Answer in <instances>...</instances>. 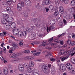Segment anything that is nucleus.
Here are the masks:
<instances>
[{"instance_id":"obj_1","label":"nucleus","mask_w":75,"mask_h":75,"mask_svg":"<svg viewBox=\"0 0 75 75\" xmlns=\"http://www.w3.org/2000/svg\"><path fill=\"white\" fill-rule=\"evenodd\" d=\"M24 2L22 1L21 2V4H19L17 5V9L18 11H21L22 10V7L24 6Z\"/></svg>"},{"instance_id":"obj_2","label":"nucleus","mask_w":75,"mask_h":75,"mask_svg":"<svg viewBox=\"0 0 75 75\" xmlns=\"http://www.w3.org/2000/svg\"><path fill=\"white\" fill-rule=\"evenodd\" d=\"M43 69H44L43 72L45 74H49L50 72V70L48 69V67L44 65L43 66Z\"/></svg>"},{"instance_id":"obj_3","label":"nucleus","mask_w":75,"mask_h":75,"mask_svg":"<svg viewBox=\"0 0 75 75\" xmlns=\"http://www.w3.org/2000/svg\"><path fill=\"white\" fill-rule=\"evenodd\" d=\"M18 35H20L21 37H23V36H25L27 35V33L25 32H23L22 31H20L18 33Z\"/></svg>"},{"instance_id":"obj_4","label":"nucleus","mask_w":75,"mask_h":75,"mask_svg":"<svg viewBox=\"0 0 75 75\" xmlns=\"http://www.w3.org/2000/svg\"><path fill=\"white\" fill-rule=\"evenodd\" d=\"M8 25L9 27H11L12 29H14V28L16 27V24L14 23H11V24H8Z\"/></svg>"},{"instance_id":"obj_5","label":"nucleus","mask_w":75,"mask_h":75,"mask_svg":"<svg viewBox=\"0 0 75 75\" xmlns=\"http://www.w3.org/2000/svg\"><path fill=\"white\" fill-rule=\"evenodd\" d=\"M66 65L67 66V67L66 66V68H67L69 70H71L72 68V64L70 63H67L66 64Z\"/></svg>"},{"instance_id":"obj_6","label":"nucleus","mask_w":75,"mask_h":75,"mask_svg":"<svg viewBox=\"0 0 75 75\" xmlns=\"http://www.w3.org/2000/svg\"><path fill=\"white\" fill-rule=\"evenodd\" d=\"M3 72L5 75H7L8 73V71L7 68H6L3 70Z\"/></svg>"},{"instance_id":"obj_7","label":"nucleus","mask_w":75,"mask_h":75,"mask_svg":"<svg viewBox=\"0 0 75 75\" xmlns=\"http://www.w3.org/2000/svg\"><path fill=\"white\" fill-rule=\"evenodd\" d=\"M25 30L27 31V32H28V33H33V29L30 28H25Z\"/></svg>"},{"instance_id":"obj_8","label":"nucleus","mask_w":75,"mask_h":75,"mask_svg":"<svg viewBox=\"0 0 75 75\" xmlns=\"http://www.w3.org/2000/svg\"><path fill=\"white\" fill-rule=\"evenodd\" d=\"M59 10L61 14H63L64 13V8L62 6L59 7Z\"/></svg>"},{"instance_id":"obj_9","label":"nucleus","mask_w":75,"mask_h":75,"mask_svg":"<svg viewBox=\"0 0 75 75\" xmlns=\"http://www.w3.org/2000/svg\"><path fill=\"white\" fill-rule=\"evenodd\" d=\"M29 66L30 67H33L34 66V63L31 61H30L29 62Z\"/></svg>"},{"instance_id":"obj_10","label":"nucleus","mask_w":75,"mask_h":75,"mask_svg":"<svg viewBox=\"0 0 75 75\" xmlns=\"http://www.w3.org/2000/svg\"><path fill=\"white\" fill-rule=\"evenodd\" d=\"M45 3L46 5H51V1L48 0H47L45 1Z\"/></svg>"},{"instance_id":"obj_11","label":"nucleus","mask_w":75,"mask_h":75,"mask_svg":"<svg viewBox=\"0 0 75 75\" xmlns=\"http://www.w3.org/2000/svg\"><path fill=\"white\" fill-rule=\"evenodd\" d=\"M54 27V26H50L49 28H48V27H47V33H49V32L48 31V30L49 31H50V30H52V29H53Z\"/></svg>"},{"instance_id":"obj_12","label":"nucleus","mask_w":75,"mask_h":75,"mask_svg":"<svg viewBox=\"0 0 75 75\" xmlns=\"http://www.w3.org/2000/svg\"><path fill=\"white\" fill-rule=\"evenodd\" d=\"M24 1L25 4L27 5H29L30 4V3H31V1L29 0H25Z\"/></svg>"},{"instance_id":"obj_13","label":"nucleus","mask_w":75,"mask_h":75,"mask_svg":"<svg viewBox=\"0 0 75 75\" xmlns=\"http://www.w3.org/2000/svg\"><path fill=\"white\" fill-rule=\"evenodd\" d=\"M21 64H20L18 66V69L21 72H22L23 70V67H21Z\"/></svg>"},{"instance_id":"obj_14","label":"nucleus","mask_w":75,"mask_h":75,"mask_svg":"<svg viewBox=\"0 0 75 75\" xmlns=\"http://www.w3.org/2000/svg\"><path fill=\"white\" fill-rule=\"evenodd\" d=\"M66 66H60V69L62 70L63 72H64V71L66 69Z\"/></svg>"},{"instance_id":"obj_15","label":"nucleus","mask_w":75,"mask_h":75,"mask_svg":"<svg viewBox=\"0 0 75 75\" xmlns=\"http://www.w3.org/2000/svg\"><path fill=\"white\" fill-rule=\"evenodd\" d=\"M68 57H69L68 56L66 57H60V58L61 59V61H64L65 60V59H67Z\"/></svg>"},{"instance_id":"obj_16","label":"nucleus","mask_w":75,"mask_h":75,"mask_svg":"<svg viewBox=\"0 0 75 75\" xmlns=\"http://www.w3.org/2000/svg\"><path fill=\"white\" fill-rule=\"evenodd\" d=\"M63 52V51H60V54H61V55H62V54H65V53H66L67 54H68L69 53V50H67L66 51L64 52Z\"/></svg>"},{"instance_id":"obj_17","label":"nucleus","mask_w":75,"mask_h":75,"mask_svg":"<svg viewBox=\"0 0 75 75\" xmlns=\"http://www.w3.org/2000/svg\"><path fill=\"white\" fill-rule=\"evenodd\" d=\"M51 72L52 74H55L56 72L55 70V69H54L53 68H52V70L51 71Z\"/></svg>"},{"instance_id":"obj_18","label":"nucleus","mask_w":75,"mask_h":75,"mask_svg":"<svg viewBox=\"0 0 75 75\" xmlns=\"http://www.w3.org/2000/svg\"><path fill=\"white\" fill-rule=\"evenodd\" d=\"M25 59L26 60H27L28 59V60H29V59L30 60H32V59H33V57H26L25 58Z\"/></svg>"},{"instance_id":"obj_19","label":"nucleus","mask_w":75,"mask_h":75,"mask_svg":"<svg viewBox=\"0 0 75 75\" xmlns=\"http://www.w3.org/2000/svg\"><path fill=\"white\" fill-rule=\"evenodd\" d=\"M6 19H5L4 20H2L1 21V23L3 24H6Z\"/></svg>"},{"instance_id":"obj_20","label":"nucleus","mask_w":75,"mask_h":75,"mask_svg":"<svg viewBox=\"0 0 75 75\" xmlns=\"http://www.w3.org/2000/svg\"><path fill=\"white\" fill-rule=\"evenodd\" d=\"M17 55H16L15 54H14L12 55L11 56V58H14V59H16L17 58Z\"/></svg>"},{"instance_id":"obj_21","label":"nucleus","mask_w":75,"mask_h":75,"mask_svg":"<svg viewBox=\"0 0 75 75\" xmlns=\"http://www.w3.org/2000/svg\"><path fill=\"white\" fill-rule=\"evenodd\" d=\"M71 4L72 6H74L75 4V1L74 0H72L71 2Z\"/></svg>"},{"instance_id":"obj_22","label":"nucleus","mask_w":75,"mask_h":75,"mask_svg":"<svg viewBox=\"0 0 75 75\" xmlns=\"http://www.w3.org/2000/svg\"><path fill=\"white\" fill-rule=\"evenodd\" d=\"M35 37V33H32L31 34V37L32 38Z\"/></svg>"},{"instance_id":"obj_23","label":"nucleus","mask_w":75,"mask_h":75,"mask_svg":"<svg viewBox=\"0 0 75 75\" xmlns=\"http://www.w3.org/2000/svg\"><path fill=\"white\" fill-rule=\"evenodd\" d=\"M6 10L8 13L11 11V8L9 7H8L6 8Z\"/></svg>"},{"instance_id":"obj_24","label":"nucleus","mask_w":75,"mask_h":75,"mask_svg":"<svg viewBox=\"0 0 75 75\" xmlns=\"http://www.w3.org/2000/svg\"><path fill=\"white\" fill-rule=\"evenodd\" d=\"M46 43V42H44V41L43 42V43L42 44L40 45L39 47H42V46H43V47H45V45L44 43Z\"/></svg>"},{"instance_id":"obj_25","label":"nucleus","mask_w":75,"mask_h":75,"mask_svg":"<svg viewBox=\"0 0 75 75\" xmlns=\"http://www.w3.org/2000/svg\"><path fill=\"white\" fill-rule=\"evenodd\" d=\"M13 19H11V18L10 19V20L8 22V24H11L13 23Z\"/></svg>"},{"instance_id":"obj_26","label":"nucleus","mask_w":75,"mask_h":75,"mask_svg":"<svg viewBox=\"0 0 75 75\" xmlns=\"http://www.w3.org/2000/svg\"><path fill=\"white\" fill-rule=\"evenodd\" d=\"M18 31H13V34L14 35H17L18 34Z\"/></svg>"},{"instance_id":"obj_27","label":"nucleus","mask_w":75,"mask_h":75,"mask_svg":"<svg viewBox=\"0 0 75 75\" xmlns=\"http://www.w3.org/2000/svg\"><path fill=\"white\" fill-rule=\"evenodd\" d=\"M9 14H10V16H13L14 15V13H13V11H10L9 12Z\"/></svg>"},{"instance_id":"obj_28","label":"nucleus","mask_w":75,"mask_h":75,"mask_svg":"<svg viewBox=\"0 0 75 75\" xmlns=\"http://www.w3.org/2000/svg\"><path fill=\"white\" fill-rule=\"evenodd\" d=\"M23 13L24 14V16L25 17H27V16H28V14H27V12L26 11H24L23 12Z\"/></svg>"},{"instance_id":"obj_29","label":"nucleus","mask_w":75,"mask_h":75,"mask_svg":"<svg viewBox=\"0 0 75 75\" xmlns=\"http://www.w3.org/2000/svg\"><path fill=\"white\" fill-rule=\"evenodd\" d=\"M54 14L55 16H57L58 15V10H56L54 12Z\"/></svg>"},{"instance_id":"obj_30","label":"nucleus","mask_w":75,"mask_h":75,"mask_svg":"<svg viewBox=\"0 0 75 75\" xmlns=\"http://www.w3.org/2000/svg\"><path fill=\"white\" fill-rule=\"evenodd\" d=\"M24 52L26 54H28L30 53V50H27L24 51Z\"/></svg>"},{"instance_id":"obj_31","label":"nucleus","mask_w":75,"mask_h":75,"mask_svg":"<svg viewBox=\"0 0 75 75\" xmlns=\"http://www.w3.org/2000/svg\"><path fill=\"white\" fill-rule=\"evenodd\" d=\"M40 19L38 18H36V23H40Z\"/></svg>"},{"instance_id":"obj_32","label":"nucleus","mask_w":75,"mask_h":75,"mask_svg":"<svg viewBox=\"0 0 75 75\" xmlns=\"http://www.w3.org/2000/svg\"><path fill=\"white\" fill-rule=\"evenodd\" d=\"M51 23L52 24V25H52V24H55V20L54 19H53L51 20Z\"/></svg>"},{"instance_id":"obj_33","label":"nucleus","mask_w":75,"mask_h":75,"mask_svg":"<svg viewBox=\"0 0 75 75\" xmlns=\"http://www.w3.org/2000/svg\"><path fill=\"white\" fill-rule=\"evenodd\" d=\"M3 52L4 54H6V48H5V47H3Z\"/></svg>"},{"instance_id":"obj_34","label":"nucleus","mask_w":75,"mask_h":75,"mask_svg":"<svg viewBox=\"0 0 75 75\" xmlns=\"http://www.w3.org/2000/svg\"><path fill=\"white\" fill-rule=\"evenodd\" d=\"M32 21L33 22V23H36V19L35 18H32Z\"/></svg>"},{"instance_id":"obj_35","label":"nucleus","mask_w":75,"mask_h":75,"mask_svg":"<svg viewBox=\"0 0 75 75\" xmlns=\"http://www.w3.org/2000/svg\"><path fill=\"white\" fill-rule=\"evenodd\" d=\"M49 7L50 8V9L51 10H53V8H54V6L52 5L50 6Z\"/></svg>"},{"instance_id":"obj_36","label":"nucleus","mask_w":75,"mask_h":75,"mask_svg":"<svg viewBox=\"0 0 75 75\" xmlns=\"http://www.w3.org/2000/svg\"><path fill=\"white\" fill-rule=\"evenodd\" d=\"M65 33H63L60 35H59L57 37H58V38H59V37H62V35H65Z\"/></svg>"},{"instance_id":"obj_37","label":"nucleus","mask_w":75,"mask_h":75,"mask_svg":"<svg viewBox=\"0 0 75 75\" xmlns=\"http://www.w3.org/2000/svg\"><path fill=\"white\" fill-rule=\"evenodd\" d=\"M75 42L72 41L71 42V43L70 44V46H73V45H75Z\"/></svg>"},{"instance_id":"obj_38","label":"nucleus","mask_w":75,"mask_h":75,"mask_svg":"<svg viewBox=\"0 0 75 75\" xmlns=\"http://www.w3.org/2000/svg\"><path fill=\"white\" fill-rule=\"evenodd\" d=\"M19 46H20V47H23V42H19Z\"/></svg>"},{"instance_id":"obj_39","label":"nucleus","mask_w":75,"mask_h":75,"mask_svg":"<svg viewBox=\"0 0 75 75\" xmlns=\"http://www.w3.org/2000/svg\"><path fill=\"white\" fill-rule=\"evenodd\" d=\"M11 49L12 50V51H14V50H16V47H15L14 46H13V47H11Z\"/></svg>"},{"instance_id":"obj_40","label":"nucleus","mask_w":75,"mask_h":75,"mask_svg":"<svg viewBox=\"0 0 75 75\" xmlns=\"http://www.w3.org/2000/svg\"><path fill=\"white\" fill-rule=\"evenodd\" d=\"M71 41L70 40H68L67 42V44H69L70 45H71Z\"/></svg>"},{"instance_id":"obj_41","label":"nucleus","mask_w":75,"mask_h":75,"mask_svg":"<svg viewBox=\"0 0 75 75\" xmlns=\"http://www.w3.org/2000/svg\"><path fill=\"white\" fill-rule=\"evenodd\" d=\"M68 0H64V2L66 4H67L68 3Z\"/></svg>"},{"instance_id":"obj_42","label":"nucleus","mask_w":75,"mask_h":75,"mask_svg":"<svg viewBox=\"0 0 75 75\" xmlns=\"http://www.w3.org/2000/svg\"><path fill=\"white\" fill-rule=\"evenodd\" d=\"M73 61H74V62H73ZM71 62H72V63L73 64H75V63H74V62H75V59H71Z\"/></svg>"},{"instance_id":"obj_43","label":"nucleus","mask_w":75,"mask_h":75,"mask_svg":"<svg viewBox=\"0 0 75 75\" xmlns=\"http://www.w3.org/2000/svg\"><path fill=\"white\" fill-rule=\"evenodd\" d=\"M72 38H75V35L74 33H73L71 35Z\"/></svg>"},{"instance_id":"obj_44","label":"nucleus","mask_w":75,"mask_h":75,"mask_svg":"<svg viewBox=\"0 0 75 75\" xmlns=\"http://www.w3.org/2000/svg\"><path fill=\"white\" fill-rule=\"evenodd\" d=\"M50 60L51 61L53 62L55 61V59H54V58H51Z\"/></svg>"},{"instance_id":"obj_45","label":"nucleus","mask_w":75,"mask_h":75,"mask_svg":"<svg viewBox=\"0 0 75 75\" xmlns=\"http://www.w3.org/2000/svg\"><path fill=\"white\" fill-rule=\"evenodd\" d=\"M8 14H4V15H3V17H8Z\"/></svg>"},{"instance_id":"obj_46","label":"nucleus","mask_w":75,"mask_h":75,"mask_svg":"<svg viewBox=\"0 0 75 75\" xmlns=\"http://www.w3.org/2000/svg\"><path fill=\"white\" fill-rule=\"evenodd\" d=\"M55 3L56 5H58L59 2H58V0H56L55 1Z\"/></svg>"},{"instance_id":"obj_47","label":"nucleus","mask_w":75,"mask_h":75,"mask_svg":"<svg viewBox=\"0 0 75 75\" xmlns=\"http://www.w3.org/2000/svg\"><path fill=\"white\" fill-rule=\"evenodd\" d=\"M63 22L64 23V25H65L66 24H67V21H66V20L65 19L63 20Z\"/></svg>"},{"instance_id":"obj_48","label":"nucleus","mask_w":75,"mask_h":75,"mask_svg":"<svg viewBox=\"0 0 75 75\" xmlns=\"http://www.w3.org/2000/svg\"><path fill=\"white\" fill-rule=\"evenodd\" d=\"M10 20V18H8L6 19V22H8V21H9Z\"/></svg>"},{"instance_id":"obj_49","label":"nucleus","mask_w":75,"mask_h":75,"mask_svg":"<svg viewBox=\"0 0 75 75\" xmlns=\"http://www.w3.org/2000/svg\"><path fill=\"white\" fill-rule=\"evenodd\" d=\"M1 49V51H0V54H3V49H2V48L0 47Z\"/></svg>"},{"instance_id":"obj_50","label":"nucleus","mask_w":75,"mask_h":75,"mask_svg":"<svg viewBox=\"0 0 75 75\" xmlns=\"http://www.w3.org/2000/svg\"><path fill=\"white\" fill-rule=\"evenodd\" d=\"M52 40H53V37L52 38L49 40H48V42H49V41L50 42H51Z\"/></svg>"},{"instance_id":"obj_51","label":"nucleus","mask_w":75,"mask_h":75,"mask_svg":"<svg viewBox=\"0 0 75 75\" xmlns=\"http://www.w3.org/2000/svg\"><path fill=\"white\" fill-rule=\"evenodd\" d=\"M34 44H40L39 42H34Z\"/></svg>"},{"instance_id":"obj_52","label":"nucleus","mask_w":75,"mask_h":75,"mask_svg":"<svg viewBox=\"0 0 75 75\" xmlns=\"http://www.w3.org/2000/svg\"><path fill=\"white\" fill-rule=\"evenodd\" d=\"M6 4H7V2H3L2 4L3 5H6Z\"/></svg>"},{"instance_id":"obj_53","label":"nucleus","mask_w":75,"mask_h":75,"mask_svg":"<svg viewBox=\"0 0 75 75\" xmlns=\"http://www.w3.org/2000/svg\"><path fill=\"white\" fill-rule=\"evenodd\" d=\"M7 2L8 4L9 5L11 4V1H7Z\"/></svg>"},{"instance_id":"obj_54","label":"nucleus","mask_w":75,"mask_h":75,"mask_svg":"<svg viewBox=\"0 0 75 75\" xmlns=\"http://www.w3.org/2000/svg\"><path fill=\"white\" fill-rule=\"evenodd\" d=\"M3 35H4V36L6 35L7 34V33L6 32H3Z\"/></svg>"},{"instance_id":"obj_55","label":"nucleus","mask_w":75,"mask_h":75,"mask_svg":"<svg viewBox=\"0 0 75 75\" xmlns=\"http://www.w3.org/2000/svg\"><path fill=\"white\" fill-rule=\"evenodd\" d=\"M3 45H4V43L2 42L1 46L2 47H3Z\"/></svg>"},{"instance_id":"obj_56","label":"nucleus","mask_w":75,"mask_h":75,"mask_svg":"<svg viewBox=\"0 0 75 75\" xmlns=\"http://www.w3.org/2000/svg\"><path fill=\"white\" fill-rule=\"evenodd\" d=\"M45 9L46 10V12H48L49 10V8H46Z\"/></svg>"},{"instance_id":"obj_57","label":"nucleus","mask_w":75,"mask_h":75,"mask_svg":"<svg viewBox=\"0 0 75 75\" xmlns=\"http://www.w3.org/2000/svg\"><path fill=\"white\" fill-rule=\"evenodd\" d=\"M60 44H61V45H64V43H63V41L62 40V41H60Z\"/></svg>"},{"instance_id":"obj_58","label":"nucleus","mask_w":75,"mask_h":75,"mask_svg":"<svg viewBox=\"0 0 75 75\" xmlns=\"http://www.w3.org/2000/svg\"><path fill=\"white\" fill-rule=\"evenodd\" d=\"M21 20L22 21H25V19H24L23 18H22L21 19Z\"/></svg>"},{"instance_id":"obj_59","label":"nucleus","mask_w":75,"mask_h":75,"mask_svg":"<svg viewBox=\"0 0 75 75\" xmlns=\"http://www.w3.org/2000/svg\"><path fill=\"white\" fill-rule=\"evenodd\" d=\"M13 51L12 50H9V53H11V54H12V53H13Z\"/></svg>"},{"instance_id":"obj_60","label":"nucleus","mask_w":75,"mask_h":75,"mask_svg":"<svg viewBox=\"0 0 75 75\" xmlns=\"http://www.w3.org/2000/svg\"><path fill=\"white\" fill-rule=\"evenodd\" d=\"M12 45H13V46H14V47H17V45H16L15 44H13Z\"/></svg>"},{"instance_id":"obj_61","label":"nucleus","mask_w":75,"mask_h":75,"mask_svg":"<svg viewBox=\"0 0 75 75\" xmlns=\"http://www.w3.org/2000/svg\"><path fill=\"white\" fill-rule=\"evenodd\" d=\"M34 75H40V74L39 73H38L37 72L35 73L34 74Z\"/></svg>"},{"instance_id":"obj_62","label":"nucleus","mask_w":75,"mask_h":75,"mask_svg":"<svg viewBox=\"0 0 75 75\" xmlns=\"http://www.w3.org/2000/svg\"><path fill=\"white\" fill-rule=\"evenodd\" d=\"M18 31V29H15L13 31Z\"/></svg>"},{"instance_id":"obj_63","label":"nucleus","mask_w":75,"mask_h":75,"mask_svg":"<svg viewBox=\"0 0 75 75\" xmlns=\"http://www.w3.org/2000/svg\"><path fill=\"white\" fill-rule=\"evenodd\" d=\"M35 15V14L34 13H32L31 14L32 16L33 17H34V15Z\"/></svg>"},{"instance_id":"obj_64","label":"nucleus","mask_w":75,"mask_h":75,"mask_svg":"<svg viewBox=\"0 0 75 75\" xmlns=\"http://www.w3.org/2000/svg\"><path fill=\"white\" fill-rule=\"evenodd\" d=\"M35 56H37V53L33 54Z\"/></svg>"}]
</instances>
